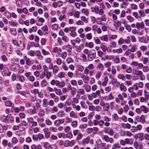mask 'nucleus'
Instances as JSON below:
<instances>
[{"label": "nucleus", "instance_id": "f257e3e1", "mask_svg": "<svg viewBox=\"0 0 149 149\" xmlns=\"http://www.w3.org/2000/svg\"><path fill=\"white\" fill-rule=\"evenodd\" d=\"M135 119L137 121L140 122L142 123H144L145 122V117L143 115H142L140 116H136Z\"/></svg>", "mask_w": 149, "mask_h": 149}, {"label": "nucleus", "instance_id": "f03ea898", "mask_svg": "<svg viewBox=\"0 0 149 149\" xmlns=\"http://www.w3.org/2000/svg\"><path fill=\"white\" fill-rule=\"evenodd\" d=\"M63 5V2L61 1H59L57 2H54L52 4L53 7L55 8L58 7H60Z\"/></svg>", "mask_w": 149, "mask_h": 149}, {"label": "nucleus", "instance_id": "7ed1b4c3", "mask_svg": "<svg viewBox=\"0 0 149 149\" xmlns=\"http://www.w3.org/2000/svg\"><path fill=\"white\" fill-rule=\"evenodd\" d=\"M136 27L137 29H143L144 28V24L143 22H142L140 23L137 22L136 24Z\"/></svg>", "mask_w": 149, "mask_h": 149}, {"label": "nucleus", "instance_id": "20e7f679", "mask_svg": "<svg viewBox=\"0 0 149 149\" xmlns=\"http://www.w3.org/2000/svg\"><path fill=\"white\" fill-rule=\"evenodd\" d=\"M65 121L64 119H58L55 120L54 122V124L56 126H58L61 124H63L64 123Z\"/></svg>", "mask_w": 149, "mask_h": 149}, {"label": "nucleus", "instance_id": "39448f33", "mask_svg": "<svg viewBox=\"0 0 149 149\" xmlns=\"http://www.w3.org/2000/svg\"><path fill=\"white\" fill-rule=\"evenodd\" d=\"M143 73L142 72L137 70H133V74L135 77L140 76Z\"/></svg>", "mask_w": 149, "mask_h": 149}, {"label": "nucleus", "instance_id": "423d86ee", "mask_svg": "<svg viewBox=\"0 0 149 149\" xmlns=\"http://www.w3.org/2000/svg\"><path fill=\"white\" fill-rule=\"evenodd\" d=\"M4 75L5 76H9L10 75L11 72L9 71L8 68L4 67L3 71Z\"/></svg>", "mask_w": 149, "mask_h": 149}, {"label": "nucleus", "instance_id": "0eeeda50", "mask_svg": "<svg viewBox=\"0 0 149 149\" xmlns=\"http://www.w3.org/2000/svg\"><path fill=\"white\" fill-rule=\"evenodd\" d=\"M23 58L25 60L26 65L28 66L31 65L32 62L29 58H27L26 56H23Z\"/></svg>", "mask_w": 149, "mask_h": 149}, {"label": "nucleus", "instance_id": "6e6552de", "mask_svg": "<svg viewBox=\"0 0 149 149\" xmlns=\"http://www.w3.org/2000/svg\"><path fill=\"white\" fill-rule=\"evenodd\" d=\"M36 56L38 57V59L40 60H42L43 59V56L41 55V52L40 50H37L36 52Z\"/></svg>", "mask_w": 149, "mask_h": 149}, {"label": "nucleus", "instance_id": "1a4fd4ad", "mask_svg": "<svg viewBox=\"0 0 149 149\" xmlns=\"http://www.w3.org/2000/svg\"><path fill=\"white\" fill-rule=\"evenodd\" d=\"M140 109L141 111L145 113H148L149 111L148 108L144 105H142L140 107Z\"/></svg>", "mask_w": 149, "mask_h": 149}, {"label": "nucleus", "instance_id": "9d476101", "mask_svg": "<svg viewBox=\"0 0 149 149\" xmlns=\"http://www.w3.org/2000/svg\"><path fill=\"white\" fill-rule=\"evenodd\" d=\"M31 149H42L41 146L40 144L36 145L35 144H33L31 146Z\"/></svg>", "mask_w": 149, "mask_h": 149}, {"label": "nucleus", "instance_id": "9b49d317", "mask_svg": "<svg viewBox=\"0 0 149 149\" xmlns=\"http://www.w3.org/2000/svg\"><path fill=\"white\" fill-rule=\"evenodd\" d=\"M125 140V144L127 145H131L133 142V139H132L126 138Z\"/></svg>", "mask_w": 149, "mask_h": 149}, {"label": "nucleus", "instance_id": "f8f14e48", "mask_svg": "<svg viewBox=\"0 0 149 149\" xmlns=\"http://www.w3.org/2000/svg\"><path fill=\"white\" fill-rule=\"evenodd\" d=\"M6 50L7 53L9 54L11 53V45L10 44H7L6 45Z\"/></svg>", "mask_w": 149, "mask_h": 149}, {"label": "nucleus", "instance_id": "ddd939ff", "mask_svg": "<svg viewBox=\"0 0 149 149\" xmlns=\"http://www.w3.org/2000/svg\"><path fill=\"white\" fill-rule=\"evenodd\" d=\"M52 51L54 52L59 54L61 52L62 49L60 48H58V47H56L53 48Z\"/></svg>", "mask_w": 149, "mask_h": 149}, {"label": "nucleus", "instance_id": "4468645a", "mask_svg": "<svg viewBox=\"0 0 149 149\" xmlns=\"http://www.w3.org/2000/svg\"><path fill=\"white\" fill-rule=\"evenodd\" d=\"M91 9L93 12H95L96 14H98L99 11V8L98 6H95L94 7H91Z\"/></svg>", "mask_w": 149, "mask_h": 149}, {"label": "nucleus", "instance_id": "2eb2a0df", "mask_svg": "<svg viewBox=\"0 0 149 149\" xmlns=\"http://www.w3.org/2000/svg\"><path fill=\"white\" fill-rule=\"evenodd\" d=\"M100 38L103 41L107 42L108 39V36L107 35L103 36L100 37Z\"/></svg>", "mask_w": 149, "mask_h": 149}, {"label": "nucleus", "instance_id": "dca6fc26", "mask_svg": "<svg viewBox=\"0 0 149 149\" xmlns=\"http://www.w3.org/2000/svg\"><path fill=\"white\" fill-rule=\"evenodd\" d=\"M120 90L122 91L125 92L127 90L126 87L124 86V84L123 83L120 84Z\"/></svg>", "mask_w": 149, "mask_h": 149}, {"label": "nucleus", "instance_id": "f3484780", "mask_svg": "<svg viewBox=\"0 0 149 149\" xmlns=\"http://www.w3.org/2000/svg\"><path fill=\"white\" fill-rule=\"evenodd\" d=\"M108 81V78L107 77H105L104 78V81L102 84L103 86H106Z\"/></svg>", "mask_w": 149, "mask_h": 149}, {"label": "nucleus", "instance_id": "a211bd4d", "mask_svg": "<svg viewBox=\"0 0 149 149\" xmlns=\"http://www.w3.org/2000/svg\"><path fill=\"white\" fill-rule=\"evenodd\" d=\"M139 15V18L144 17L145 16L144 11L143 10H140L138 11Z\"/></svg>", "mask_w": 149, "mask_h": 149}, {"label": "nucleus", "instance_id": "6ab92c4d", "mask_svg": "<svg viewBox=\"0 0 149 149\" xmlns=\"http://www.w3.org/2000/svg\"><path fill=\"white\" fill-rule=\"evenodd\" d=\"M120 147V146L118 143H115L112 145L111 149H119Z\"/></svg>", "mask_w": 149, "mask_h": 149}, {"label": "nucleus", "instance_id": "aec40b11", "mask_svg": "<svg viewBox=\"0 0 149 149\" xmlns=\"http://www.w3.org/2000/svg\"><path fill=\"white\" fill-rule=\"evenodd\" d=\"M112 52L114 53H117V54H120L122 53L123 52V50L121 48H120L116 49H113L112 50Z\"/></svg>", "mask_w": 149, "mask_h": 149}, {"label": "nucleus", "instance_id": "412c9836", "mask_svg": "<svg viewBox=\"0 0 149 149\" xmlns=\"http://www.w3.org/2000/svg\"><path fill=\"white\" fill-rule=\"evenodd\" d=\"M103 109L104 111H108L109 109V104L107 103L105 104V105L103 106Z\"/></svg>", "mask_w": 149, "mask_h": 149}, {"label": "nucleus", "instance_id": "4be33fe9", "mask_svg": "<svg viewBox=\"0 0 149 149\" xmlns=\"http://www.w3.org/2000/svg\"><path fill=\"white\" fill-rule=\"evenodd\" d=\"M148 99L145 97H141L139 98V100L141 102H148Z\"/></svg>", "mask_w": 149, "mask_h": 149}, {"label": "nucleus", "instance_id": "5701e85b", "mask_svg": "<svg viewBox=\"0 0 149 149\" xmlns=\"http://www.w3.org/2000/svg\"><path fill=\"white\" fill-rule=\"evenodd\" d=\"M102 138L106 142H107L109 139V136L107 135H102Z\"/></svg>", "mask_w": 149, "mask_h": 149}, {"label": "nucleus", "instance_id": "b1692460", "mask_svg": "<svg viewBox=\"0 0 149 149\" xmlns=\"http://www.w3.org/2000/svg\"><path fill=\"white\" fill-rule=\"evenodd\" d=\"M124 134L125 136L129 137H131L132 135V134L131 132L127 131L124 132Z\"/></svg>", "mask_w": 149, "mask_h": 149}, {"label": "nucleus", "instance_id": "393cba45", "mask_svg": "<svg viewBox=\"0 0 149 149\" xmlns=\"http://www.w3.org/2000/svg\"><path fill=\"white\" fill-rule=\"evenodd\" d=\"M37 30V27L36 26H33L31 28H29V32L30 33H31L32 32H35Z\"/></svg>", "mask_w": 149, "mask_h": 149}, {"label": "nucleus", "instance_id": "a878e982", "mask_svg": "<svg viewBox=\"0 0 149 149\" xmlns=\"http://www.w3.org/2000/svg\"><path fill=\"white\" fill-rule=\"evenodd\" d=\"M143 133L141 132H139L134 135L135 137L138 138H141L143 137Z\"/></svg>", "mask_w": 149, "mask_h": 149}, {"label": "nucleus", "instance_id": "bb28decb", "mask_svg": "<svg viewBox=\"0 0 149 149\" xmlns=\"http://www.w3.org/2000/svg\"><path fill=\"white\" fill-rule=\"evenodd\" d=\"M29 113L31 115L35 114L36 113V109H35V107H34V109H30L29 110Z\"/></svg>", "mask_w": 149, "mask_h": 149}, {"label": "nucleus", "instance_id": "cd10ccee", "mask_svg": "<svg viewBox=\"0 0 149 149\" xmlns=\"http://www.w3.org/2000/svg\"><path fill=\"white\" fill-rule=\"evenodd\" d=\"M54 90L56 94L60 95L62 94V93L61 89H57L56 88H54Z\"/></svg>", "mask_w": 149, "mask_h": 149}, {"label": "nucleus", "instance_id": "c85d7f7f", "mask_svg": "<svg viewBox=\"0 0 149 149\" xmlns=\"http://www.w3.org/2000/svg\"><path fill=\"white\" fill-rule=\"evenodd\" d=\"M100 47L101 49L104 52H106L107 50V47L106 46L102 44L101 45Z\"/></svg>", "mask_w": 149, "mask_h": 149}, {"label": "nucleus", "instance_id": "c756f323", "mask_svg": "<svg viewBox=\"0 0 149 149\" xmlns=\"http://www.w3.org/2000/svg\"><path fill=\"white\" fill-rule=\"evenodd\" d=\"M58 67L57 65H55L54 66L53 69V72L55 74L58 71Z\"/></svg>", "mask_w": 149, "mask_h": 149}, {"label": "nucleus", "instance_id": "7c9ffc66", "mask_svg": "<svg viewBox=\"0 0 149 149\" xmlns=\"http://www.w3.org/2000/svg\"><path fill=\"white\" fill-rule=\"evenodd\" d=\"M67 55V53L66 52H64L61 54L60 56H61L63 59H65L66 58Z\"/></svg>", "mask_w": 149, "mask_h": 149}, {"label": "nucleus", "instance_id": "2f4dec72", "mask_svg": "<svg viewBox=\"0 0 149 149\" xmlns=\"http://www.w3.org/2000/svg\"><path fill=\"white\" fill-rule=\"evenodd\" d=\"M94 40L95 43L97 44H100L101 43V42L97 37L94 38Z\"/></svg>", "mask_w": 149, "mask_h": 149}, {"label": "nucleus", "instance_id": "473e14b6", "mask_svg": "<svg viewBox=\"0 0 149 149\" xmlns=\"http://www.w3.org/2000/svg\"><path fill=\"white\" fill-rule=\"evenodd\" d=\"M101 75L102 73L100 71H97L95 75V77L97 79H98L101 77Z\"/></svg>", "mask_w": 149, "mask_h": 149}, {"label": "nucleus", "instance_id": "72a5a7b5", "mask_svg": "<svg viewBox=\"0 0 149 149\" xmlns=\"http://www.w3.org/2000/svg\"><path fill=\"white\" fill-rule=\"evenodd\" d=\"M41 51L42 54L44 55H48L50 54V53L49 52L46 51L44 49H41Z\"/></svg>", "mask_w": 149, "mask_h": 149}, {"label": "nucleus", "instance_id": "f704fd0d", "mask_svg": "<svg viewBox=\"0 0 149 149\" xmlns=\"http://www.w3.org/2000/svg\"><path fill=\"white\" fill-rule=\"evenodd\" d=\"M140 42L145 43L146 40V38L144 36H143L140 38L139 40Z\"/></svg>", "mask_w": 149, "mask_h": 149}, {"label": "nucleus", "instance_id": "c9c22d12", "mask_svg": "<svg viewBox=\"0 0 149 149\" xmlns=\"http://www.w3.org/2000/svg\"><path fill=\"white\" fill-rule=\"evenodd\" d=\"M97 20H101V21L105 22L107 20L106 16L105 15H103L101 18H97Z\"/></svg>", "mask_w": 149, "mask_h": 149}, {"label": "nucleus", "instance_id": "e433bc0d", "mask_svg": "<svg viewBox=\"0 0 149 149\" xmlns=\"http://www.w3.org/2000/svg\"><path fill=\"white\" fill-rule=\"evenodd\" d=\"M52 29L53 30H56L57 29L58 27V25L57 24H54L52 25Z\"/></svg>", "mask_w": 149, "mask_h": 149}, {"label": "nucleus", "instance_id": "4c0bfd02", "mask_svg": "<svg viewBox=\"0 0 149 149\" xmlns=\"http://www.w3.org/2000/svg\"><path fill=\"white\" fill-rule=\"evenodd\" d=\"M7 117L9 119L10 123H12L14 121V118L12 116L11 114L8 115L7 116Z\"/></svg>", "mask_w": 149, "mask_h": 149}, {"label": "nucleus", "instance_id": "58836bf2", "mask_svg": "<svg viewBox=\"0 0 149 149\" xmlns=\"http://www.w3.org/2000/svg\"><path fill=\"white\" fill-rule=\"evenodd\" d=\"M4 15L7 18H9L11 17L10 13L8 11H6L4 13Z\"/></svg>", "mask_w": 149, "mask_h": 149}, {"label": "nucleus", "instance_id": "ea45409f", "mask_svg": "<svg viewBox=\"0 0 149 149\" xmlns=\"http://www.w3.org/2000/svg\"><path fill=\"white\" fill-rule=\"evenodd\" d=\"M94 46L93 43L92 42H90L89 43H86L85 44V46L86 47H89L90 48H92Z\"/></svg>", "mask_w": 149, "mask_h": 149}, {"label": "nucleus", "instance_id": "a19ab883", "mask_svg": "<svg viewBox=\"0 0 149 149\" xmlns=\"http://www.w3.org/2000/svg\"><path fill=\"white\" fill-rule=\"evenodd\" d=\"M45 72V76H46V78L47 79H49L50 78L51 76V73L48 71L47 72Z\"/></svg>", "mask_w": 149, "mask_h": 149}, {"label": "nucleus", "instance_id": "79ce46f5", "mask_svg": "<svg viewBox=\"0 0 149 149\" xmlns=\"http://www.w3.org/2000/svg\"><path fill=\"white\" fill-rule=\"evenodd\" d=\"M8 142V141L7 140H3L2 141V144L3 146L4 147L6 146L7 145Z\"/></svg>", "mask_w": 149, "mask_h": 149}, {"label": "nucleus", "instance_id": "37998d69", "mask_svg": "<svg viewBox=\"0 0 149 149\" xmlns=\"http://www.w3.org/2000/svg\"><path fill=\"white\" fill-rule=\"evenodd\" d=\"M64 114V111H59L57 113V116L59 117H62Z\"/></svg>", "mask_w": 149, "mask_h": 149}, {"label": "nucleus", "instance_id": "c03bdc74", "mask_svg": "<svg viewBox=\"0 0 149 149\" xmlns=\"http://www.w3.org/2000/svg\"><path fill=\"white\" fill-rule=\"evenodd\" d=\"M116 46V43L115 42L111 41L110 43V46L112 48H115Z\"/></svg>", "mask_w": 149, "mask_h": 149}, {"label": "nucleus", "instance_id": "a18cd8bd", "mask_svg": "<svg viewBox=\"0 0 149 149\" xmlns=\"http://www.w3.org/2000/svg\"><path fill=\"white\" fill-rule=\"evenodd\" d=\"M127 19L130 22H132L134 21L133 18L130 15H128L127 17Z\"/></svg>", "mask_w": 149, "mask_h": 149}, {"label": "nucleus", "instance_id": "49530a36", "mask_svg": "<svg viewBox=\"0 0 149 149\" xmlns=\"http://www.w3.org/2000/svg\"><path fill=\"white\" fill-rule=\"evenodd\" d=\"M66 50L68 52H71L72 48L71 46L70 45H68L66 46Z\"/></svg>", "mask_w": 149, "mask_h": 149}, {"label": "nucleus", "instance_id": "de8ad7c7", "mask_svg": "<svg viewBox=\"0 0 149 149\" xmlns=\"http://www.w3.org/2000/svg\"><path fill=\"white\" fill-rule=\"evenodd\" d=\"M41 84L42 87H45L47 84V82L45 80H43L41 81Z\"/></svg>", "mask_w": 149, "mask_h": 149}, {"label": "nucleus", "instance_id": "09e8293b", "mask_svg": "<svg viewBox=\"0 0 149 149\" xmlns=\"http://www.w3.org/2000/svg\"><path fill=\"white\" fill-rule=\"evenodd\" d=\"M45 112L43 110H41L38 113V115L40 117H42L44 116Z\"/></svg>", "mask_w": 149, "mask_h": 149}, {"label": "nucleus", "instance_id": "8fccbe9b", "mask_svg": "<svg viewBox=\"0 0 149 149\" xmlns=\"http://www.w3.org/2000/svg\"><path fill=\"white\" fill-rule=\"evenodd\" d=\"M142 59H143V63L144 64H146L148 61V59L146 57H143Z\"/></svg>", "mask_w": 149, "mask_h": 149}, {"label": "nucleus", "instance_id": "3c124183", "mask_svg": "<svg viewBox=\"0 0 149 149\" xmlns=\"http://www.w3.org/2000/svg\"><path fill=\"white\" fill-rule=\"evenodd\" d=\"M132 15L136 19L139 18L138 13L137 12H134L133 13Z\"/></svg>", "mask_w": 149, "mask_h": 149}, {"label": "nucleus", "instance_id": "603ef678", "mask_svg": "<svg viewBox=\"0 0 149 149\" xmlns=\"http://www.w3.org/2000/svg\"><path fill=\"white\" fill-rule=\"evenodd\" d=\"M17 94H19L21 95L25 96L26 95V93L25 91H20L16 93Z\"/></svg>", "mask_w": 149, "mask_h": 149}, {"label": "nucleus", "instance_id": "864d4df0", "mask_svg": "<svg viewBox=\"0 0 149 149\" xmlns=\"http://www.w3.org/2000/svg\"><path fill=\"white\" fill-rule=\"evenodd\" d=\"M66 61L68 64H69L73 62V60L71 58L68 57L67 58Z\"/></svg>", "mask_w": 149, "mask_h": 149}, {"label": "nucleus", "instance_id": "5fc2aeb1", "mask_svg": "<svg viewBox=\"0 0 149 149\" xmlns=\"http://www.w3.org/2000/svg\"><path fill=\"white\" fill-rule=\"evenodd\" d=\"M136 49V48L135 45H132L131 46V48L130 50V51L132 52H135Z\"/></svg>", "mask_w": 149, "mask_h": 149}, {"label": "nucleus", "instance_id": "6e6d98bb", "mask_svg": "<svg viewBox=\"0 0 149 149\" xmlns=\"http://www.w3.org/2000/svg\"><path fill=\"white\" fill-rule=\"evenodd\" d=\"M18 142V140L17 138L15 137H13L12 139L11 142L13 144H16Z\"/></svg>", "mask_w": 149, "mask_h": 149}, {"label": "nucleus", "instance_id": "4d7b16f0", "mask_svg": "<svg viewBox=\"0 0 149 149\" xmlns=\"http://www.w3.org/2000/svg\"><path fill=\"white\" fill-rule=\"evenodd\" d=\"M108 98L110 100H113L114 99V97L112 95V93H110L108 95Z\"/></svg>", "mask_w": 149, "mask_h": 149}, {"label": "nucleus", "instance_id": "13d9d810", "mask_svg": "<svg viewBox=\"0 0 149 149\" xmlns=\"http://www.w3.org/2000/svg\"><path fill=\"white\" fill-rule=\"evenodd\" d=\"M57 64L58 65H60L62 63V60L60 58H57L56 61Z\"/></svg>", "mask_w": 149, "mask_h": 149}, {"label": "nucleus", "instance_id": "bf43d9fd", "mask_svg": "<svg viewBox=\"0 0 149 149\" xmlns=\"http://www.w3.org/2000/svg\"><path fill=\"white\" fill-rule=\"evenodd\" d=\"M5 105L7 107H10L12 105L11 102L9 100H8L5 102Z\"/></svg>", "mask_w": 149, "mask_h": 149}, {"label": "nucleus", "instance_id": "052dcab7", "mask_svg": "<svg viewBox=\"0 0 149 149\" xmlns=\"http://www.w3.org/2000/svg\"><path fill=\"white\" fill-rule=\"evenodd\" d=\"M42 30L44 31H48V28L47 25H45L44 26H43L41 28Z\"/></svg>", "mask_w": 149, "mask_h": 149}, {"label": "nucleus", "instance_id": "680f3d73", "mask_svg": "<svg viewBox=\"0 0 149 149\" xmlns=\"http://www.w3.org/2000/svg\"><path fill=\"white\" fill-rule=\"evenodd\" d=\"M113 118L115 120H118V117L117 114L116 113H115L112 115Z\"/></svg>", "mask_w": 149, "mask_h": 149}, {"label": "nucleus", "instance_id": "e2e57ef3", "mask_svg": "<svg viewBox=\"0 0 149 149\" xmlns=\"http://www.w3.org/2000/svg\"><path fill=\"white\" fill-rule=\"evenodd\" d=\"M76 93V89L74 88H73L71 92V93L72 96H74Z\"/></svg>", "mask_w": 149, "mask_h": 149}, {"label": "nucleus", "instance_id": "0e129e2a", "mask_svg": "<svg viewBox=\"0 0 149 149\" xmlns=\"http://www.w3.org/2000/svg\"><path fill=\"white\" fill-rule=\"evenodd\" d=\"M64 146L65 147H67L69 146H70V141L69 140H66L65 141L64 143Z\"/></svg>", "mask_w": 149, "mask_h": 149}, {"label": "nucleus", "instance_id": "69168bd1", "mask_svg": "<svg viewBox=\"0 0 149 149\" xmlns=\"http://www.w3.org/2000/svg\"><path fill=\"white\" fill-rule=\"evenodd\" d=\"M62 39L64 41L68 42L69 41V39L66 36H63L62 37Z\"/></svg>", "mask_w": 149, "mask_h": 149}, {"label": "nucleus", "instance_id": "338daca9", "mask_svg": "<svg viewBox=\"0 0 149 149\" xmlns=\"http://www.w3.org/2000/svg\"><path fill=\"white\" fill-rule=\"evenodd\" d=\"M97 67L100 70L102 71L104 69L103 65L102 63H100L98 65Z\"/></svg>", "mask_w": 149, "mask_h": 149}, {"label": "nucleus", "instance_id": "774afa93", "mask_svg": "<svg viewBox=\"0 0 149 149\" xmlns=\"http://www.w3.org/2000/svg\"><path fill=\"white\" fill-rule=\"evenodd\" d=\"M111 65V62L110 61H107L105 64L104 65L106 68H109Z\"/></svg>", "mask_w": 149, "mask_h": 149}]
</instances>
